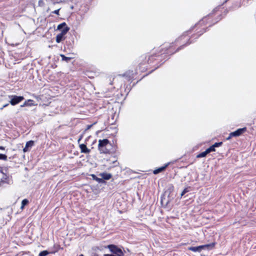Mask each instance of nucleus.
<instances>
[{
  "label": "nucleus",
  "mask_w": 256,
  "mask_h": 256,
  "mask_svg": "<svg viewBox=\"0 0 256 256\" xmlns=\"http://www.w3.org/2000/svg\"><path fill=\"white\" fill-rule=\"evenodd\" d=\"M161 54H157L156 48H153L150 54H142L137 60V69L140 72H144L148 70H150L149 73L144 76L140 80L145 76L152 73L158 68L162 64L160 61Z\"/></svg>",
  "instance_id": "obj_1"
},
{
  "label": "nucleus",
  "mask_w": 256,
  "mask_h": 256,
  "mask_svg": "<svg viewBox=\"0 0 256 256\" xmlns=\"http://www.w3.org/2000/svg\"><path fill=\"white\" fill-rule=\"evenodd\" d=\"M157 54H161L160 61L162 64L164 63L163 60L166 58L168 56H171L180 50L178 49V46L176 45L175 42H172L168 46L160 47L156 48Z\"/></svg>",
  "instance_id": "obj_2"
},
{
  "label": "nucleus",
  "mask_w": 256,
  "mask_h": 256,
  "mask_svg": "<svg viewBox=\"0 0 256 256\" xmlns=\"http://www.w3.org/2000/svg\"><path fill=\"white\" fill-rule=\"evenodd\" d=\"M98 150L100 154H111L115 153L117 150V146L112 144L110 140L106 138L98 140Z\"/></svg>",
  "instance_id": "obj_3"
},
{
  "label": "nucleus",
  "mask_w": 256,
  "mask_h": 256,
  "mask_svg": "<svg viewBox=\"0 0 256 256\" xmlns=\"http://www.w3.org/2000/svg\"><path fill=\"white\" fill-rule=\"evenodd\" d=\"M206 27L199 21L194 26L187 30L191 38L196 39L206 32Z\"/></svg>",
  "instance_id": "obj_4"
},
{
  "label": "nucleus",
  "mask_w": 256,
  "mask_h": 256,
  "mask_svg": "<svg viewBox=\"0 0 256 256\" xmlns=\"http://www.w3.org/2000/svg\"><path fill=\"white\" fill-rule=\"evenodd\" d=\"M221 18L220 14L218 12H216L204 18L200 22L202 24L205 25L207 28L217 23Z\"/></svg>",
  "instance_id": "obj_5"
},
{
  "label": "nucleus",
  "mask_w": 256,
  "mask_h": 256,
  "mask_svg": "<svg viewBox=\"0 0 256 256\" xmlns=\"http://www.w3.org/2000/svg\"><path fill=\"white\" fill-rule=\"evenodd\" d=\"M190 36L186 31L177 38L174 42L176 45L178 46V49L181 50L192 42Z\"/></svg>",
  "instance_id": "obj_6"
},
{
  "label": "nucleus",
  "mask_w": 256,
  "mask_h": 256,
  "mask_svg": "<svg viewBox=\"0 0 256 256\" xmlns=\"http://www.w3.org/2000/svg\"><path fill=\"white\" fill-rule=\"evenodd\" d=\"M69 29V28L67 26L65 22L58 25V30H61V32L56 36V42L60 43L62 40H64V36L68 32Z\"/></svg>",
  "instance_id": "obj_7"
},
{
  "label": "nucleus",
  "mask_w": 256,
  "mask_h": 256,
  "mask_svg": "<svg viewBox=\"0 0 256 256\" xmlns=\"http://www.w3.org/2000/svg\"><path fill=\"white\" fill-rule=\"evenodd\" d=\"M138 69H136L135 72L132 70H128L126 71L122 76L125 77L128 82L131 83L134 80L137 78L136 76L138 73Z\"/></svg>",
  "instance_id": "obj_8"
},
{
  "label": "nucleus",
  "mask_w": 256,
  "mask_h": 256,
  "mask_svg": "<svg viewBox=\"0 0 256 256\" xmlns=\"http://www.w3.org/2000/svg\"><path fill=\"white\" fill-rule=\"evenodd\" d=\"M112 254L117 256H124V252L122 250L115 244H108L106 246Z\"/></svg>",
  "instance_id": "obj_9"
},
{
  "label": "nucleus",
  "mask_w": 256,
  "mask_h": 256,
  "mask_svg": "<svg viewBox=\"0 0 256 256\" xmlns=\"http://www.w3.org/2000/svg\"><path fill=\"white\" fill-rule=\"evenodd\" d=\"M216 244V242H214L210 244L202 245L198 246H190L188 248V250L194 252H200L202 250L204 249L205 248H214Z\"/></svg>",
  "instance_id": "obj_10"
},
{
  "label": "nucleus",
  "mask_w": 256,
  "mask_h": 256,
  "mask_svg": "<svg viewBox=\"0 0 256 256\" xmlns=\"http://www.w3.org/2000/svg\"><path fill=\"white\" fill-rule=\"evenodd\" d=\"M246 128H238L234 132H232L229 134V136L226 138V140H230L232 137H237L242 135L246 132Z\"/></svg>",
  "instance_id": "obj_11"
},
{
  "label": "nucleus",
  "mask_w": 256,
  "mask_h": 256,
  "mask_svg": "<svg viewBox=\"0 0 256 256\" xmlns=\"http://www.w3.org/2000/svg\"><path fill=\"white\" fill-rule=\"evenodd\" d=\"M9 98H10V102L12 106H15L17 104L22 102L23 100H24V96H18L16 95L10 96H9Z\"/></svg>",
  "instance_id": "obj_12"
},
{
  "label": "nucleus",
  "mask_w": 256,
  "mask_h": 256,
  "mask_svg": "<svg viewBox=\"0 0 256 256\" xmlns=\"http://www.w3.org/2000/svg\"><path fill=\"white\" fill-rule=\"evenodd\" d=\"M63 248L61 247L60 245L58 244H54L52 247L50 248V254H54L58 252L60 250H62Z\"/></svg>",
  "instance_id": "obj_13"
},
{
  "label": "nucleus",
  "mask_w": 256,
  "mask_h": 256,
  "mask_svg": "<svg viewBox=\"0 0 256 256\" xmlns=\"http://www.w3.org/2000/svg\"><path fill=\"white\" fill-rule=\"evenodd\" d=\"M170 164V162H168V163L166 164L164 166L154 170L153 171L154 174H156L160 172H161L164 171L166 169V168L169 166Z\"/></svg>",
  "instance_id": "obj_14"
},
{
  "label": "nucleus",
  "mask_w": 256,
  "mask_h": 256,
  "mask_svg": "<svg viewBox=\"0 0 256 256\" xmlns=\"http://www.w3.org/2000/svg\"><path fill=\"white\" fill-rule=\"evenodd\" d=\"M79 147L82 153L89 154L90 152V150L87 148L85 144H80Z\"/></svg>",
  "instance_id": "obj_15"
},
{
  "label": "nucleus",
  "mask_w": 256,
  "mask_h": 256,
  "mask_svg": "<svg viewBox=\"0 0 256 256\" xmlns=\"http://www.w3.org/2000/svg\"><path fill=\"white\" fill-rule=\"evenodd\" d=\"M36 104L34 103V101L32 100H28L24 102L23 104L21 105V107L24 106H36Z\"/></svg>",
  "instance_id": "obj_16"
},
{
  "label": "nucleus",
  "mask_w": 256,
  "mask_h": 256,
  "mask_svg": "<svg viewBox=\"0 0 256 256\" xmlns=\"http://www.w3.org/2000/svg\"><path fill=\"white\" fill-rule=\"evenodd\" d=\"M34 145V141L33 140H30L28 142H26L25 147L23 148V152H26L28 151V148L32 147Z\"/></svg>",
  "instance_id": "obj_17"
},
{
  "label": "nucleus",
  "mask_w": 256,
  "mask_h": 256,
  "mask_svg": "<svg viewBox=\"0 0 256 256\" xmlns=\"http://www.w3.org/2000/svg\"><path fill=\"white\" fill-rule=\"evenodd\" d=\"M100 176L102 177L101 178L103 180H108L110 179L112 176L111 174L104 172L100 174Z\"/></svg>",
  "instance_id": "obj_18"
},
{
  "label": "nucleus",
  "mask_w": 256,
  "mask_h": 256,
  "mask_svg": "<svg viewBox=\"0 0 256 256\" xmlns=\"http://www.w3.org/2000/svg\"><path fill=\"white\" fill-rule=\"evenodd\" d=\"M92 177V178L93 180H96L99 183H102L104 182V180L101 178H98L95 174H91Z\"/></svg>",
  "instance_id": "obj_19"
},
{
  "label": "nucleus",
  "mask_w": 256,
  "mask_h": 256,
  "mask_svg": "<svg viewBox=\"0 0 256 256\" xmlns=\"http://www.w3.org/2000/svg\"><path fill=\"white\" fill-rule=\"evenodd\" d=\"M29 202L27 199H24L22 202L20 209L23 210L24 206L28 204Z\"/></svg>",
  "instance_id": "obj_20"
},
{
  "label": "nucleus",
  "mask_w": 256,
  "mask_h": 256,
  "mask_svg": "<svg viewBox=\"0 0 256 256\" xmlns=\"http://www.w3.org/2000/svg\"><path fill=\"white\" fill-rule=\"evenodd\" d=\"M208 154V152H206V150L204 152H200L196 156V158H201L203 157L206 156Z\"/></svg>",
  "instance_id": "obj_21"
},
{
  "label": "nucleus",
  "mask_w": 256,
  "mask_h": 256,
  "mask_svg": "<svg viewBox=\"0 0 256 256\" xmlns=\"http://www.w3.org/2000/svg\"><path fill=\"white\" fill-rule=\"evenodd\" d=\"M48 254H50V252L45 250L40 252V253L38 254V256H46Z\"/></svg>",
  "instance_id": "obj_22"
},
{
  "label": "nucleus",
  "mask_w": 256,
  "mask_h": 256,
  "mask_svg": "<svg viewBox=\"0 0 256 256\" xmlns=\"http://www.w3.org/2000/svg\"><path fill=\"white\" fill-rule=\"evenodd\" d=\"M206 150L208 154H209L210 152H212L216 151V149L214 148V146H213V145L211 146L210 148H207Z\"/></svg>",
  "instance_id": "obj_23"
},
{
  "label": "nucleus",
  "mask_w": 256,
  "mask_h": 256,
  "mask_svg": "<svg viewBox=\"0 0 256 256\" xmlns=\"http://www.w3.org/2000/svg\"><path fill=\"white\" fill-rule=\"evenodd\" d=\"M60 56L62 57V60H65L67 62H68L69 60H70L71 59L70 58V57H66V56L64 55V54H61L60 55Z\"/></svg>",
  "instance_id": "obj_24"
},
{
  "label": "nucleus",
  "mask_w": 256,
  "mask_h": 256,
  "mask_svg": "<svg viewBox=\"0 0 256 256\" xmlns=\"http://www.w3.org/2000/svg\"><path fill=\"white\" fill-rule=\"evenodd\" d=\"M222 142H216L212 145L214 146V148H216L219 147V146H222Z\"/></svg>",
  "instance_id": "obj_25"
},
{
  "label": "nucleus",
  "mask_w": 256,
  "mask_h": 256,
  "mask_svg": "<svg viewBox=\"0 0 256 256\" xmlns=\"http://www.w3.org/2000/svg\"><path fill=\"white\" fill-rule=\"evenodd\" d=\"M0 160H7V156L6 154H0Z\"/></svg>",
  "instance_id": "obj_26"
},
{
  "label": "nucleus",
  "mask_w": 256,
  "mask_h": 256,
  "mask_svg": "<svg viewBox=\"0 0 256 256\" xmlns=\"http://www.w3.org/2000/svg\"><path fill=\"white\" fill-rule=\"evenodd\" d=\"M188 192V188H185L183 191L182 192V194H181V196H184L186 193L187 192Z\"/></svg>",
  "instance_id": "obj_27"
},
{
  "label": "nucleus",
  "mask_w": 256,
  "mask_h": 256,
  "mask_svg": "<svg viewBox=\"0 0 256 256\" xmlns=\"http://www.w3.org/2000/svg\"><path fill=\"white\" fill-rule=\"evenodd\" d=\"M59 11H60V9H58V10H54L52 13L54 14H56L57 15H59Z\"/></svg>",
  "instance_id": "obj_28"
},
{
  "label": "nucleus",
  "mask_w": 256,
  "mask_h": 256,
  "mask_svg": "<svg viewBox=\"0 0 256 256\" xmlns=\"http://www.w3.org/2000/svg\"><path fill=\"white\" fill-rule=\"evenodd\" d=\"M104 256H117L113 254H104Z\"/></svg>",
  "instance_id": "obj_29"
},
{
  "label": "nucleus",
  "mask_w": 256,
  "mask_h": 256,
  "mask_svg": "<svg viewBox=\"0 0 256 256\" xmlns=\"http://www.w3.org/2000/svg\"><path fill=\"white\" fill-rule=\"evenodd\" d=\"M82 136H80V137L79 138L78 140V142L79 144L80 143V142L81 140L82 139Z\"/></svg>",
  "instance_id": "obj_30"
},
{
  "label": "nucleus",
  "mask_w": 256,
  "mask_h": 256,
  "mask_svg": "<svg viewBox=\"0 0 256 256\" xmlns=\"http://www.w3.org/2000/svg\"><path fill=\"white\" fill-rule=\"evenodd\" d=\"M92 256H102L101 255L98 254H96V253H94L93 254Z\"/></svg>",
  "instance_id": "obj_31"
},
{
  "label": "nucleus",
  "mask_w": 256,
  "mask_h": 256,
  "mask_svg": "<svg viewBox=\"0 0 256 256\" xmlns=\"http://www.w3.org/2000/svg\"><path fill=\"white\" fill-rule=\"evenodd\" d=\"M0 150H5V148L3 146H0Z\"/></svg>",
  "instance_id": "obj_32"
},
{
  "label": "nucleus",
  "mask_w": 256,
  "mask_h": 256,
  "mask_svg": "<svg viewBox=\"0 0 256 256\" xmlns=\"http://www.w3.org/2000/svg\"><path fill=\"white\" fill-rule=\"evenodd\" d=\"M8 104H6L4 105L3 108H6V107L8 106Z\"/></svg>",
  "instance_id": "obj_33"
},
{
  "label": "nucleus",
  "mask_w": 256,
  "mask_h": 256,
  "mask_svg": "<svg viewBox=\"0 0 256 256\" xmlns=\"http://www.w3.org/2000/svg\"><path fill=\"white\" fill-rule=\"evenodd\" d=\"M4 108H3V106H2V108H0V110H2Z\"/></svg>",
  "instance_id": "obj_34"
},
{
  "label": "nucleus",
  "mask_w": 256,
  "mask_h": 256,
  "mask_svg": "<svg viewBox=\"0 0 256 256\" xmlns=\"http://www.w3.org/2000/svg\"><path fill=\"white\" fill-rule=\"evenodd\" d=\"M92 126V125L88 126V128H90Z\"/></svg>",
  "instance_id": "obj_35"
},
{
  "label": "nucleus",
  "mask_w": 256,
  "mask_h": 256,
  "mask_svg": "<svg viewBox=\"0 0 256 256\" xmlns=\"http://www.w3.org/2000/svg\"><path fill=\"white\" fill-rule=\"evenodd\" d=\"M80 256H84V255L82 254H81L80 255Z\"/></svg>",
  "instance_id": "obj_36"
},
{
  "label": "nucleus",
  "mask_w": 256,
  "mask_h": 256,
  "mask_svg": "<svg viewBox=\"0 0 256 256\" xmlns=\"http://www.w3.org/2000/svg\"><path fill=\"white\" fill-rule=\"evenodd\" d=\"M0 174H3V173H2V172H0Z\"/></svg>",
  "instance_id": "obj_37"
}]
</instances>
